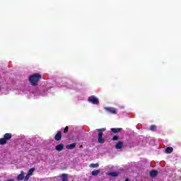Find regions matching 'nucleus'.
<instances>
[{"label": "nucleus", "instance_id": "1", "mask_svg": "<svg viewBox=\"0 0 181 181\" xmlns=\"http://www.w3.org/2000/svg\"><path fill=\"white\" fill-rule=\"evenodd\" d=\"M40 80H42V75L39 74H33L29 77V81L32 86H38Z\"/></svg>", "mask_w": 181, "mask_h": 181}, {"label": "nucleus", "instance_id": "2", "mask_svg": "<svg viewBox=\"0 0 181 181\" xmlns=\"http://www.w3.org/2000/svg\"><path fill=\"white\" fill-rule=\"evenodd\" d=\"M12 139V134L6 133L3 138L0 139V145H6L8 141Z\"/></svg>", "mask_w": 181, "mask_h": 181}, {"label": "nucleus", "instance_id": "3", "mask_svg": "<svg viewBox=\"0 0 181 181\" xmlns=\"http://www.w3.org/2000/svg\"><path fill=\"white\" fill-rule=\"evenodd\" d=\"M96 130L99 132L98 135V144H104L105 142V140L103 138V132L105 131V128L97 129Z\"/></svg>", "mask_w": 181, "mask_h": 181}, {"label": "nucleus", "instance_id": "4", "mask_svg": "<svg viewBox=\"0 0 181 181\" xmlns=\"http://www.w3.org/2000/svg\"><path fill=\"white\" fill-rule=\"evenodd\" d=\"M88 101L94 104L95 105H98L100 104V100L95 95H91L88 98Z\"/></svg>", "mask_w": 181, "mask_h": 181}, {"label": "nucleus", "instance_id": "5", "mask_svg": "<svg viewBox=\"0 0 181 181\" xmlns=\"http://www.w3.org/2000/svg\"><path fill=\"white\" fill-rule=\"evenodd\" d=\"M105 111L110 112V114H117V110L113 107H105Z\"/></svg>", "mask_w": 181, "mask_h": 181}, {"label": "nucleus", "instance_id": "6", "mask_svg": "<svg viewBox=\"0 0 181 181\" xmlns=\"http://www.w3.org/2000/svg\"><path fill=\"white\" fill-rule=\"evenodd\" d=\"M115 149H122L124 148V142L119 141H118L115 146Z\"/></svg>", "mask_w": 181, "mask_h": 181}, {"label": "nucleus", "instance_id": "7", "mask_svg": "<svg viewBox=\"0 0 181 181\" xmlns=\"http://www.w3.org/2000/svg\"><path fill=\"white\" fill-rule=\"evenodd\" d=\"M55 149L56 151H57L58 152H62V151L63 149H64V144H58L55 146Z\"/></svg>", "mask_w": 181, "mask_h": 181}, {"label": "nucleus", "instance_id": "8", "mask_svg": "<svg viewBox=\"0 0 181 181\" xmlns=\"http://www.w3.org/2000/svg\"><path fill=\"white\" fill-rule=\"evenodd\" d=\"M55 141H61L62 140V132H57L55 136Z\"/></svg>", "mask_w": 181, "mask_h": 181}, {"label": "nucleus", "instance_id": "9", "mask_svg": "<svg viewBox=\"0 0 181 181\" xmlns=\"http://www.w3.org/2000/svg\"><path fill=\"white\" fill-rule=\"evenodd\" d=\"M25 179V172L21 171V174L17 176V180H23Z\"/></svg>", "mask_w": 181, "mask_h": 181}, {"label": "nucleus", "instance_id": "10", "mask_svg": "<svg viewBox=\"0 0 181 181\" xmlns=\"http://www.w3.org/2000/svg\"><path fill=\"white\" fill-rule=\"evenodd\" d=\"M62 181H69V175L64 173L61 175Z\"/></svg>", "mask_w": 181, "mask_h": 181}, {"label": "nucleus", "instance_id": "11", "mask_svg": "<svg viewBox=\"0 0 181 181\" xmlns=\"http://www.w3.org/2000/svg\"><path fill=\"white\" fill-rule=\"evenodd\" d=\"M111 131L113 134H118V132H121V131H122V128H112Z\"/></svg>", "mask_w": 181, "mask_h": 181}, {"label": "nucleus", "instance_id": "12", "mask_svg": "<svg viewBox=\"0 0 181 181\" xmlns=\"http://www.w3.org/2000/svg\"><path fill=\"white\" fill-rule=\"evenodd\" d=\"M150 176L151 177H156V176H158V171L155 170L150 171Z\"/></svg>", "mask_w": 181, "mask_h": 181}, {"label": "nucleus", "instance_id": "13", "mask_svg": "<svg viewBox=\"0 0 181 181\" xmlns=\"http://www.w3.org/2000/svg\"><path fill=\"white\" fill-rule=\"evenodd\" d=\"M76 145H77V144H76V143L69 144V145L66 146V149H69V150L74 149V148H76Z\"/></svg>", "mask_w": 181, "mask_h": 181}, {"label": "nucleus", "instance_id": "14", "mask_svg": "<svg viewBox=\"0 0 181 181\" xmlns=\"http://www.w3.org/2000/svg\"><path fill=\"white\" fill-rule=\"evenodd\" d=\"M100 172L101 171L100 170H93L91 172V175H92V176H97V175H100Z\"/></svg>", "mask_w": 181, "mask_h": 181}, {"label": "nucleus", "instance_id": "15", "mask_svg": "<svg viewBox=\"0 0 181 181\" xmlns=\"http://www.w3.org/2000/svg\"><path fill=\"white\" fill-rule=\"evenodd\" d=\"M119 175V173L117 172H112L109 173V176H112V177H117V176Z\"/></svg>", "mask_w": 181, "mask_h": 181}, {"label": "nucleus", "instance_id": "16", "mask_svg": "<svg viewBox=\"0 0 181 181\" xmlns=\"http://www.w3.org/2000/svg\"><path fill=\"white\" fill-rule=\"evenodd\" d=\"M173 152V148L168 147L165 149V153H172Z\"/></svg>", "mask_w": 181, "mask_h": 181}, {"label": "nucleus", "instance_id": "17", "mask_svg": "<svg viewBox=\"0 0 181 181\" xmlns=\"http://www.w3.org/2000/svg\"><path fill=\"white\" fill-rule=\"evenodd\" d=\"M98 166H100V164H98V163H91L89 165V168H92L93 169L95 168H98Z\"/></svg>", "mask_w": 181, "mask_h": 181}, {"label": "nucleus", "instance_id": "18", "mask_svg": "<svg viewBox=\"0 0 181 181\" xmlns=\"http://www.w3.org/2000/svg\"><path fill=\"white\" fill-rule=\"evenodd\" d=\"M35 172V168H30L28 170V173L27 175H29L30 176H32V175L33 174V173Z\"/></svg>", "mask_w": 181, "mask_h": 181}, {"label": "nucleus", "instance_id": "19", "mask_svg": "<svg viewBox=\"0 0 181 181\" xmlns=\"http://www.w3.org/2000/svg\"><path fill=\"white\" fill-rule=\"evenodd\" d=\"M150 131H156V125H151L150 127Z\"/></svg>", "mask_w": 181, "mask_h": 181}, {"label": "nucleus", "instance_id": "20", "mask_svg": "<svg viewBox=\"0 0 181 181\" xmlns=\"http://www.w3.org/2000/svg\"><path fill=\"white\" fill-rule=\"evenodd\" d=\"M30 177V175H29V174H27L26 176L24 177V181L29 180Z\"/></svg>", "mask_w": 181, "mask_h": 181}, {"label": "nucleus", "instance_id": "21", "mask_svg": "<svg viewBox=\"0 0 181 181\" xmlns=\"http://www.w3.org/2000/svg\"><path fill=\"white\" fill-rule=\"evenodd\" d=\"M69 132V127L66 126L64 129V134H67Z\"/></svg>", "mask_w": 181, "mask_h": 181}, {"label": "nucleus", "instance_id": "22", "mask_svg": "<svg viewBox=\"0 0 181 181\" xmlns=\"http://www.w3.org/2000/svg\"><path fill=\"white\" fill-rule=\"evenodd\" d=\"M118 139H119L118 136H114L112 137V141H118Z\"/></svg>", "mask_w": 181, "mask_h": 181}, {"label": "nucleus", "instance_id": "23", "mask_svg": "<svg viewBox=\"0 0 181 181\" xmlns=\"http://www.w3.org/2000/svg\"><path fill=\"white\" fill-rule=\"evenodd\" d=\"M6 181H15V180H13V179H10V180H8Z\"/></svg>", "mask_w": 181, "mask_h": 181}, {"label": "nucleus", "instance_id": "24", "mask_svg": "<svg viewBox=\"0 0 181 181\" xmlns=\"http://www.w3.org/2000/svg\"><path fill=\"white\" fill-rule=\"evenodd\" d=\"M124 181H129V179L127 178Z\"/></svg>", "mask_w": 181, "mask_h": 181}]
</instances>
